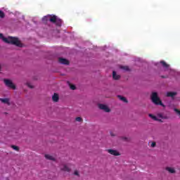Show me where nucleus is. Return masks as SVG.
<instances>
[{
    "mask_svg": "<svg viewBox=\"0 0 180 180\" xmlns=\"http://www.w3.org/2000/svg\"><path fill=\"white\" fill-rule=\"evenodd\" d=\"M0 39L3 40L5 43H8V44H13L14 46H17V47H22V43H20V41H19V39L18 37H4V34L0 33Z\"/></svg>",
    "mask_w": 180,
    "mask_h": 180,
    "instance_id": "nucleus-1",
    "label": "nucleus"
},
{
    "mask_svg": "<svg viewBox=\"0 0 180 180\" xmlns=\"http://www.w3.org/2000/svg\"><path fill=\"white\" fill-rule=\"evenodd\" d=\"M150 99L153 103H154L157 106L160 105V106H162V108H165V105L162 103V101H161V98L158 97V94L157 92L152 93L150 96Z\"/></svg>",
    "mask_w": 180,
    "mask_h": 180,
    "instance_id": "nucleus-2",
    "label": "nucleus"
},
{
    "mask_svg": "<svg viewBox=\"0 0 180 180\" xmlns=\"http://www.w3.org/2000/svg\"><path fill=\"white\" fill-rule=\"evenodd\" d=\"M4 82L6 86L11 88V89H16V86H15V84H13V82H12L10 79H4Z\"/></svg>",
    "mask_w": 180,
    "mask_h": 180,
    "instance_id": "nucleus-3",
    "label": "nucleus"
},
{
    "mask_svg": "<svg viewBox=\"0 0 180 180\" xmlns=\"http://www.w3.org/2000/svg\"><path fill=\"white\" fill-rule=\"evenodd\" d=\"M57 16L56 15H50V16H46L44 18V20H49L51 22V23H56L57 22Z\"/></svg>",
    "mask_w": 180,
    "mask_h": 180,
    "instance_id": "nucleus-4",
    "label": "nucleus"
},
{
    "mask_svg": "<svg viewBox=\"0 0 180 180\" xmlns=\"http://www.w3.org/2000/svg\"><path fill=\"white\" fill-rule=\"evenodd\" d=\"M98 108H99V109H101V110H104V112H110V109L109 107L107 106L106 105H104V104H98Z\"/></svg>",
    "mask_w": 180,
    "mask_h": 180,
    "instance_id": "nucleus-5",
    "label": "nucleus"
},
{
    "mask_svg": "<svg viewBox=\"0 0 180 180\" xmlns=\"http://www.w3.org/2000/svg\"><path fill=\"white\" fill-rule=\"evenodd\" d=\"M107 152L109 153V154H111V155H115V157L120 155V153L119 152H117V150H116L108 149Z\"/></svg>",
    "mask_w": 180,
    "mask_h": 180,
    "instance_id": "nucleus-6",
    "label": "nucleus"
},
{
    "mask_svg": "<svg viewBox=\"0 0 180 180\" xmlns=\"http://www.w3.org/2000/svg\"><path fill=\"white\" fill-rule=\"evenodd\" d=\"M58 62L60 63V64H63L65 65H68L70 64V61H68V60L63 58H59Z\"/></svg>",
    "mask_w": 180,
    "mask_h": 180,
    "instance_id": "nucleus-7",
    "label": "nucleus"
},
{
    "mask_svg": "<svg viewBox=\"0 0 180 180\" xmlns=\"http://www.w3.org/2000/svg\"><path fill=\"white\" fill-rule=\"evenodd\" d=\"M61 171H63L64 172H70L71 169L68 167L66 165H64L63 167L60 168Z\"/></svg>",
    "mask_w": 180,
    "mask_h": 180,
    "instance_id": "nucleus-8",
    "label": "nucleus"
},
{
    "mask_svg": "<svg viewBox=\"0 0 180 180\" xmlns=\"http://www.w3.org/2000/svg\"><path fill=\"white\" fill-rule=\"evenodd\" d=\"M60 97L57 94V93H54L53 96H52V100L53 102H58Z\"/></svg>",
    "mask_w": 180,
    "mask_h": 180,
    "instance_id": "nucleus-9",
    "label": "nucleus"
},
{
    "mask_svg": "<svg viewBox=\"0 0 180 180\" xmlns=\"http://www.w3.org/2000/svg\"><path fill=\"white\" fill-rule=\"evenodd\" d=\"M166 171H168V172H169V174H175L176 172L175 171V169H174L173 167H167L165 168Z\"/></svg>",
    "mask_w": 180,
    "mask_h": 180,
    "instance_id": "nucleus-10",
    "label": "nucleus"
},
{
    "mask_svg": "<svg viewBox=\"0 0 180 180\" xmlns=\"http://www.w3.org/2000/svg\"><path fill=\"white\" fill-rule=\"evenodd\" d=\"M55 24L56 26H58L59 27H61V25H63V20L58 18L56 21L55 22Z\"/></svg>",
    "mask_w": 180,
    "mask_h": 180,
    "instance_id": "nucleus-11",
    "label": "nucleus"
},
{
    "mask_svg": "<svg viewBox=\"0 0 180 180\" xmlns=\"http://www.w3.org/2000/svg\"><path fill=\"white\" fill-rule=\"evenodd\" d=\"M112 78L113 79H115V80L120 79V75H117L115 71H113Z\"/></svg>",
    "mask_w": 180,
    "mask_h": 180,
    "instance_id": "nucleus-12",
    "label": "nucleus"
},
{
    "mask_svg": "<svg viewBox=\"0 0 180 180\" xmlns=\"http://www.w3.org/2000/svg\"><path fill=\"white\" fill-rule=\"evenodd\" d=\"M0 102H2V103H6V105H11V103L9 102V98H0Z\"/></svg>",
    "mask_w": 180,
    "mask_h": 180,
    "instance_id": "nucleus-13",
    "label": "nucleus"
},
{
    "mask_svg": "<svg viewBox=\"0 0 180 180\" xmlns=\"http://www.w3.org/2000/svg\"><path fill=\"white\" fill-rule=\"evenodd\" d=\"M176 95V92H167V96L168 98H174V96H175Z\"/></svg>",
    "mask_w": 180,
    "mask_h": 180,
    "instance_id": "nucleus-14",
    "label": "nucleus"
},
{
    "mask_svg": "<svg viewBox=\"0 0 180 180\" xmlns=\"http://www.w3.org/2000/svg\"><path fill=\"white\" fill-rule=\"evenodd\" d=\"M117 98H119V99L120 100V101H122V102H124V103H127V98H125V97H123V96H117Z\"/></svg>",
    "mask_w": 180,
    "mask_h": 180,
    "instance_id": "nucleus-15",
    "label": "nucleus"
},
{
    "mask_svg": "<svg viewBox=\"0 0 180 180\" xmlns=\"http://www.w3.org/2000/svg\"><path fill=\"white\" fill-rule=\"evenodd\" d=\"M45 158H46V160H50L51 161H54V158L52 155H45Z\"/></svg>",
    "mask_w": 180,
    "mask_h": 180,
    "instance_id": "nucleus-16",
    "label": "nucleus"
},
{
    "mask_svg": "<svg viewBox=\"0 0 180 180\" xmlns=\"http://www.w3.org/2000/svg\"><path fill=\"white\" fill-rule=\"evenodd\" d=\"M160 64H162V67L165 68H168V67H169V65L167 64V63H165L164 60L160 61Z\"/></svg>",
    "mask_w": 180,
    "mask_h": 180,
    "instance_id": "nucleus-17",
    "label": "nucleus"
},
{
    "mask_svg": "<svg viewBox=\"0 0 180 180\" xmlns=\"http://www.w3.org/2000/svg\"><path fill=\"white\" fill-rule=\"evenodd\" d=\"M121 70H124V71H130L129 66H120Z\"/></svg>",
    "mask_w": 180,
    "mask_h": 180,
    "instance_id": "nucleus-18",
    "label": "nucleus"
},
{
    "mask_svg": "<svg viewBox=\"0 0 180 180\" xmlns=\"http://www.w3.org/2000/svg\"><path fill=\"white\" fill-rule=\"evenodd\" d=\"M11 148H13V150H15V151H19V147L15 145H12L11 146Z\"/></svg>",
    "mask_w": 180,
    "mask_h": 180,
    "instance_id": "nucleus-19",
    "label": "nucleus"
},
{
    "mask_svg": "<svg viewBox=\"0 0 180 180\" xmlns=\"http://www.w3.org/2000/svg\"><path fill=\"white\" fill-rule=\"evenodd\" d=\"M149 117H151L153 120H158V119L153 114H149Z\"/></svg>",
    "mask_w": 180,
    "mask_h": 180,
    "instance_id": "nucleus-20",
    "label": "nucleus"
},
{
    "mask_svg": "<svg viewBox=\"0 0 180 180\" xmlns=\"http://www.w3.org/2000/svg\"><path fill=\"white\" fill-rule=\"evenodd\" d=\"M0 18H5V13H4V11L0 10Z\"/></svg>",
    "mask_w": 180,
    "mask_h": 180,
    "instance_id": "nucleus-21",
    "label": "nucleus"
},
{
    "mask_svg": "<svg viewBox=\"0 0 180 180\" xmlns=\"http://www.w3.org/2000/svg\"><path fill=\"white\" fill-rule=\"evenodd\" d=\"M70 89H72V91H75V89H76L75 85H74V84H70Z\"/></svg>",
    "mask_w": 180,
    "mask_h": 180,
    "instance_id": "nucleus-22",
    "label": "nucleus"
},
{
    "mask_svg": "<svg viewBox=\"0 0 180 180\" xmlns=\"http://www.w3.org/2000/svg\"><path fill=\"white\" fill-rule=\"evenodd\" d=\"M174 110L177 115H179V116H180V110L179 109L174 108Z\"/></svg>",
    "mask_w": 180,
    "mask_h": 180,
    "instance_id": "nucleus-23",
    "label": "nucleus"
},
{
    "mask_svg": "<svg viewBox=\"0 0 180 180\" xmlns=\"http://www.w3.org/2000/svg\"><path fill=\"white\" fill-rule=\"evenodd\" d=\"M75 120L76 122H82V118L81 117H77Z\"/></svg>",
    "mask_w": 180,
    "mask_h": 180,
    "instance_id": "nucleus-24",
    "label": "nucleus"
},
{
    "mask_svg": "<svg viewBox=\"0 0 180 180\" xmlns=\"http://www.w3.org/2000/svg\"><path fill=\"white\" fill-rule=\"evenodd\" d=\"M155 146H157V143H156L155 142H153V143H151V145H150V146H151L152 148L155 147Z\"/></svg>",
    "mask_w": 180,
    "mask_h": 180,
    "instance_id": "nucleus-25",
    "label": "nucleus"
},
{
    "mask_svg": "<svg viewBox=\"0 0 180 180\" xmlns=\"http://www.w3.org/2000/svg\"><path fill=\"white\" fill-rule=\"evenodd\" d=\"M74 175H76L77 176H79V173L78 172V171H75L74 172Z\"/></svg>",
    "mask_w": 180,
    "mask_h": 180,
    "instance_id": "nucleus-26",
    "label": "nucleus"
},
{
    "mask_svg": "<svg viewBox=\"0 0 180 180\" xmlns=\"http://www.w3.org/2000/svg\"><path fill=\"white\" fill-rule=\"evenodd\" d=\"M110 136H111L112 137H114L115 134H113V132H110Z\"/></svg>",
    "mask_w": 180,
    "mask_h": 180,
    "instance_id": "nucleus-27",
    "label": "nucleus"
},
{
    "mask_svg": "<svg viewBox=\"0 0 180 180\" xmlns=\"http://www.w3.org/2000/svg\"><path fill=\"white\" fill-rule=\"evenodd\" d=\"M124 140H127V138H124Z\"/></svg>",
    "mask_w": 180,
    "mask_h": 180,
    "instance_id": "nucleus-28",
    "label": "nucleus"
},
{
    "mask_svg": "<svg viewBox=\"0 0 180 180\" xmlns=\"http://www.w3.org/2000/svg\"><path fill=\"white\" fill-rule=\"evenodd\" d=\"M30 88H33L32 86H30Z\"/></svg>",
    "mask_w": 180,
    "mask_h": 180,
    "instance_id": "nucleus-29",
    "label": "nucleus"
}]
</instances>
